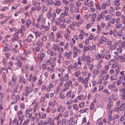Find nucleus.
<instances>
[{"label":"nucleus","mask_w":125,"mask_h":125,"mask_svg":"<svg viewBox=\"0 0 125 125\" xmlns=\"http://www.w3.org/2000/svg\"><path fill=\"white\" fill-rule=\"evenodd\" d=\"M100 77L104 81L107 80L109 78V74L104 70H102L100 72Z\"/></svg>","instance_id":"f257e3e1"},{"label":"nucleus","mask_w":125,"mask_h":125,"mask_svg":"<svg viewBox=\"0 0 125 125\" xmlns=\"http://www.w3.org/2000/svg\"><path fill=\"white\" fill-rule=\"evenodd\" d=\"M52 10V9H50L49 11H48L47 14V16L48 19L52 18V21H54V19L56 17V13L54 12L52 13H51V11Z\"/></svg>","instance_id":"f03ea898"},{"label":"nucleus","mask_w":125,"mask_h":125,"mask_svg":"<svg viewBox=\"0 0 125 125\" xmlns=\"http://www.w3.org/2000/svg\"><path fill=\"white\" fill-rule=\"evenodd\" d=\"M72 82L71 80L66 82L64 84V88L63 89V91H65L69 89L72 84Z\"/></svg>","instance_id":"7ed1b4c3"},{"label":"nucleus","mask_w":125,"mask_h":125,"mask_svg":"<svg viewBox=\"0 0 125 125\" xmlns=\"http://www.w3.org/2000/svg\"><path fill=\"white\" fill-rule=\"evenodd\" d=\"M78 65L77 63L75 62L73 64V65H70L68 66V72L70 73L71 72V70H73L75 69L76 70H78L77 69V67Z\"/></svg>","instance_id":"20e7f679"},{"label":"nucleus","mask_w":125,"mask_h":125,"mask_svg":"<svg viewBox=\"0 0 125 125\" xmlns=\"http://www.w3.org/2000/svg\"><path fill=\"white\" fill-rule=\"evenodd\" d=\"M33 86L32 85V86L29 87L28 86H27L25 88V96L28 95L31 93L33 89Z\"/></svg>","instance_id":"39448f33"},{"label":"nucleus","mask_w":125,"mask_h":125,"mask_svg":"<svg viewBox=\"0 0 125 125\" xmlns=\"http://www.w3.org/2000/svg\"><path fill=\"white\" fill-rule=\"evenodd\" d=\"M108 100L109 101V103L107 105V109H111L113 105L112 98L111 97L109 96L108 97Z\"/></svg>","instance_id":"423d86ee"},{"label":"nucleus","mask_w":125,"mask_h":125,"mask_svg":"<svg viewBox=\"0 0 125 125\" xmlns=\"http://www.w3.org/2000/svg\"><path fill=\"white\" fill-rule=\"evenodd\" d=\"M45 52L43 49H42L40 51V53L38 54V57L40 59L42 60L43 58L45 56Z\"/></svg>","instance_id":"0eeeda50"},{"label":"nucleus","mask_w":125,"mask_h":125,"mask_svg":"<svg viewBox=\"0 0 125 125\" xmlns=\"http://www.w3.org/2000/svg\"><path fill=\"white\" fill-rule=\"evenodd\" d=\"M87 78H85L84 79L81 77H79L77 78V80L78 82H81L82 83H87L88 82Z\"/></svg>","instance_id":"6e6552de"},{"label":"nucleus","mask_w":125,"mask_h":125,"mask_svg":"<svg viewBox=\"0 0 125 125\" xmlns=\"http://www.w3.org/2000/svg\"><path fill=\"white\" fill-rule=\"evenodd\" d=\"M62 32L60 31H59L57 33L56 35L57 38L55 39V41L56 42H59L60 40H59V38L62 39Z\"/></svg>","instance_id":"1a4fd4ad"},{"label":"nucleus","mask_w":125,"mask_h":125,"mask_svg":"<svg viewBox=\"0 0 125 125\" xmlns=\"http://www.w3.org/2000/svg\"><path fill=\"white\" fill-rule=\"evenodd\" d=\"M69 75L68 73L65 74L63 76H62L60 78V80L61 81H66L69 79Z\"/></svg>","instance_id":"9d476101"},{"label":"nucleus","mask_w":125,"mask_h":125,"mask_svg":"<svg viewBox=\"0 0 125 125\" xmlns=\"http://www.w3.org/2000/svg\"><path fill=\"white\" fill-rule=\"evenodd\" d=\"M99 72V70L97 68H94L93 71V75H92L93 78H95L96 75L98 74Z\"/></svg>","instance_id":"9b49d317"},{"label":"nucleus","mask_w":125,"mask_h":125,"mask_svg":"<svg viewBox=\"0 0 125 125\" xmlns=\"http://www.w3.org/2000/svg\"><path fill=\"white\" fill-rule=\"evenodd\" d=\"M12 48V43L10 45L8 44H6V46L4 47V50L7 52L10 51V49Z\"/></svg>","instance_id":"f8f14e48"},{"label":"nucleus","mask_w":125,"mask_h":125,"mask_svg":"<svg viewBox=\"0 0 125 125\" xmlns=\"http://www.w3.org/2000/svg\"><path fill=\"white\" fill-rule=\"evenodd\" d=\"M71 55V51L69 52H68L67 51L65 52L64 54V56L66 57V58L68 59L70 58Z\"/></svg>","instance_id":"ddd939ff"},{"label":"nucleus","mask_w":125,"mask_h":125,"mask_svg":"<svg viewBox=\"0 0 125 125\" xmlns=\"http://www.w3.org/2000/svg\"><path fill=\"white\" fill-rule=\"evenodd\" d=\"M39 117L43 119H45L46 116V114L45 113H43L42 112H40L39 114Z\"/></svg>","instance_id":"4468645a"},{"label":"nucleus","mask_w":125,"mask_h":125,"mask_svg":"<svg viewBox=\"0 0 125 125\" xmlns=\"http://www.w3.org/2000/svg\"><path fill=\"white\" fill-rule=\"evenodd\" d=\"M107 39V38L104 36H102L99 40V43L101 44H102L103 42H106Z\"/></svg>","instance_id":"2eb2a0df"},{"label":"nucleus","mask_w":125,"mask_h":125,"mask_svg":"<svg viewBox=\"0 0 125 125\" xmlns=\"http://www.w3.org/2000/svg\"><path fill=\"white\" fill-rule=\"evenodd\" d=\"M31 53V51L29 50L27 51L26 50L24 49L23 54L25 56L28 57Z\"/></svg>","instance_id":"dca6fc26"},{"label":"nucleus","mask_w":125,"mask_h":125,"mask_svg":"<svg viewBox=\"0 0 125 125\" xmlns=\"http://www.w3.org/2000/svg\"><path fill=\"white\" fill-rule=\"evenodd\" d=\"M119 47L116 49V51L114 52V53L116 55H117L118 53H121L122 52V48L120 47L119 45Z\"/></svg>","instance_id":"f3484780"},{"label":"nucleus","mask_w":125,"mask_h":125,"mask_svg":"<svg viewBox=\"0 0 125 125\" xmlns=\"http://www.w3.org/2000/svg\"><path fill=\"white\" fill-rule=\"evenodd\" d=\"M47 53L49 54L51 56H53L54 57L56 55V54L55 53H54L53 51H50V49H48L47 51Z\"/></svg>","instance_id":"a211bd4d"},{"label":"nucleus","mask_w":125,"mask_h":125,"mask_svg":"<svg viewBox=\"0 0 125 125\" xmlns=\"http://www.w3.org/2000/svg\"><path fill=\"white\" fill-rule=\"evenodd\" d=\"M31 23V21L30 19H27L25 21V25L27 28H29Z\"/></svg>","instance_id":"6ab92c4d"},{"label":"nucleus","mask_w":125,"mask_h":125,"mask_svg":"<svg viewBox=\"0 0 125 125\" xmlns=\"http://www.w3.org/2000/svg\"><path fill=\"white\" fill-rule=\"evenodd\" d=\"M81 60L80 58L79 57L78 58V67H77V69L78 70H81V65L82 64V63L81 62Z\"/></svg>","instance_id":"aec40b11"},{"label":"nucleus","mask_w":125,"mask_h":125,"mask_svg":"<svg viewBox=\"0 0 125 125\" xmlns=\"http://www.w3.org/2000/svg\"><path fill=\"white\" fill-rule=\"evenodd\" d=\"M69 8L67 7L66 6L64 7V13L66 16H68L69 15L68 10Z\"/></svg>","instance_id":"412c9836"},{"label":"nucleus","mask_w":125,"mask_h":125,"mask_svg":"<svg viewBox=\"0 0 125 125\" xmlns=\"http://www.w3.org/2000/svg\"><path fill=\"white\" fill-rule=\"evenodd\" d=\"M88 2H87V4H86L85 3H84V4L86 6H88L89 7H92L93 6L94 3L92 0L90 1L89 3H88Z\"/></svg>","instance_id":"4be33fe9"},{"label":"nucleus","mask_w":125,"mask_h":125,"mask_svg":"<svg viewBox=\"0 0 125 125\" xmlns=\"http://www.w3.org/2000/svg\"><path fill=\"white\" fill-rule=\"evenodd\" d=\"M32 5L35 6L37 5H40V3L39 1L37 0H33L32 2Z\"/></svg>","instance_id":"5701e85b"},{"label":"nucleus","mask_w":125,"mask_h":125,"mask_svg":"<svg viewBox=\"0 0 125 125\" xmlns=\"http://www.w3.org/2000/svg\"><path fill=\"white\" fill-rule=\"evenodd\" d=\"M61 4V2L59 0H56L54 2V5H55L58 6H60Z\"/></svg>","instance_id":"b1692460"},{"label":"nucleus","mask_w":125,"mask_h":125,"mask_svg":"<svg viewBox=\"0 0 125 125\" xmlns=\"http://www.w3.org/2000/svg\"><path fill=\"white\" fill-rule=\"evenodd\" d=\"M116 61L114 59H112L110 61L108 62V65L109 66H110L113 64Z\"/></svg>","instance_id":"393cba45"},{"label":"nucleus","mask_w":125,"mask_h":125,"mask_svg":"<svg viewBox=\"0 0 125 125\" xmlns=\"http://www.w3.org/2000/svg\"><path fill=\"white\" fill-rule=\"evenodd\" d=\"M120 0H115L114 2V4L115 6H119L120 5Z\"/></svg>","instance_id":"a878e982"},{"label":"nucleus","mask_w":125,"mask_h":125,"mask_svg":"<svg viewBox=\"0 0 125 125\" xmlns=\"http://www.w3.org/2000/svg\"><path fill=\"white\" fill-rule=\"evenodd\" d=\"M12 88L11 89V90L13 92V93H14V92H17V90L18 89L19 86L18 85L15 86H15H14V87H12Z\"/></svg>","instance_id":"bb28decb"},{"label":"nucleus","mask_w":125,"mask_h":125,"mask_svg":"<svg viewBox=\"0 0 125 125\" xmlns=\"http://www.w3.org/2000/svg\"><path fill=\"white\" fill-rule=\"evenodd\" d=\"M37 45L38 46L42 47L43 46V43L40 40H39L37 41Z\"/></svg>","instance_id":"cd10ccee"},{"label":"nucleus","mask_w":125,"mask_h":125,"mask_svg":"<svg viewBox=\"0 0 125 125\" xmlns=\"http://www.w3.org/2000/svg\"><path fill=\"white\" fill-rule=\"evenodd\" d=\"M118 44V43L117 42H115L113 45L111 46L110 49L113 50H114L116 48Z\"/></svg>","instance_id":"c85d7f7f"},{"label":"nucleus","mask_w":125,"mask_h":125,"mask_svg":"<svg viewBox=\"0 0 125 125\" xmlns=\"http://www.w3.org/2000/svg\"><path fill=\"white\" fill-rule=\"evenodd\" d=\"M118 58L121 63H123L125 61V60L122 56H119Z\"/></svg>","instance_id":"c756f323"},{"label":"nucleus","mask_w":125,"mask_h":125,"mask_svg":"<svg viewBox=\"0 0 125 125\" xmlns=\"http://www.w3.org/2000/svg\"><path fill=\"white\" fill-rule=\"evenodd\" d=\"M53 47L55 51H59L60 50V47L56 46L55 44L53 45Z\"/></svg>","instance_id":"7c9ffc66"},{"label":"nucleus","mask_w":125,"mask_h":125,"mask_svg":"<svg viewBox=\"0 0 125 125\" xmlns=\"http://www.w3.org/2000/svg\"><path fill=\"white\" fill-rule=\"evenodd\" d=\"M35 35V38L37 39V37H40V34L39 32L38 31H35L33 32Z\"/></svg>","instance_id":"2f4dec72"},{"label":"nucleus","mask_w":125,"mask_h":125,"mask_svg":"<svg viewBox=\"0 0 125 125\" xmlns=\"http://www.w3.org/2000/svg\"><path fill=\"white\" fill-rule=\"evenodd\" d=\"M50 23L49 22L48 23V25L45 26V30L44 31H48L50 29Z\"/></svg>","instance_id":"473e14b6"},{"label":"nucleus","mask_w":125,"mask_h":125,"mask_svg":"<svg viewBox=\"0 0 125 125\" xmlns=\"http://www.w3.org/2000/svg\"><path fill=\"white\" fill-rule=\"evenodd\" d=\"M89 46V51H92V50H94L95 48V45H93L91 46L90 45Z\"/></svg>","instance_id":"72a5a7b5"},{"label":"nucleus","mask_w":125,"mask_h":125,"mask_svg":"<svg viewBox=\"0 0 125 125\" xmlns=\"http://www.w3.org/2000/svg\"><path fill=\"white\" fill-rule=\"evenodd\" d=\"M120 117V115H119L115 114L113 116L112 120H113L116 119H118Z\"/></svg>","instance_id":"f704fd0d"},{"label":"nucleus","mask_w":125,"mask_h":125,"mask_svg":"<svg viewBox=\"0 0 125 125\" xmlns=\"http://www.w3.org/2000/svg\"><path fill=\"white\" fill-rule=\"evenodd\" d=\"M43 14L42 13H41L39 15V17L37 19V22H40L42 18Z\"/></svg>","instance_id":"c9c22d12"},{"label":"nucleus","mask_w":125,"mask_h":125,"mask_svg":"<svg viewBox=\"0 0 125 125\" xmlns=\"http://www.w3.org/2000/svg\"><path fill=\"white\" fill-rule=\"evenodd\" d=\"M120 73L121 74V76L119 77V78L121 80H122L123 77L125 75V72L124 71H121L120 72Z\"/></svg>","instance_id":"e433bc0d"},{"label":"nucleus","mask_w":125,"mask_h":125,"mask_svg":"<svg viewBox=\"0 0 125 125\" xmlns=\"http://www.w3.org/2000/svg\"><path fill=\"white\" fill-rule=\"evenodd\" d=\"M112 118L111 115H109L107 120V123L108 124H110L111 121L112 120Z\"/></svg>","instance_id":"4c0bfd02"},{"label":"nucleus","mask_w":125,"mask_h":125,"mask_svg":"<svg viewBox=\"0 0 125 125\" xmlns=\"http://www.w3.org/2000/svg\"><path fill=\"white\" fill-rule=\"evenodd\" d=\"M125 103H123L122 104L121 106L119 108V109H120V110L121 111H122L123 110L125 109Z\"/></svg>","instance_id":"58836bf2"},{"label":"nucleus","mask_w":125,"mask_h":125,"mask_svg":"<svg viewBox=\"0 0 125 125\" xmlns=\"http://www.w3.org/2000/svg\"><path fill=\"white\" fill-rule=\"evenodd\" d=\"M111 57L110 54L109 53H106L105 55V59L106 60H108Z\"/></svg>","instance_id":"ea45409f"},{"label":"nucleus","mask_w":125,"mask_h":125,"mask_svg":"<svg viewBox=\"0 0 125 125\" xmlns=\"http://www.w3.org/2000/svg\"><path fill=\"white\" fill-rule=\"evenodd\" d=\"M17 65L19 67H21L22 66V62L20 60H18L17 63Z\"/></svg>","instance_id":"a19ab883"},{"label":"nucleus","mask_w":125,"mask_h":125,"mask_svg":"<svg viewBox=\"0 0 125 125\" xmlns=\"http://www.w3.org/2000/svg\"><path fill=\"white\" fill-rule=\"evenodd\" d=\"M101 30V28L99 25H97V33L99 34Z\"/></svg>","instance_id":"79ce46f5"},{"label":"nucleus","mask_w":125,"mask_h":125,"mask_svg":"<svg viewBox=\"0 0 125 125\" xmlns=\"http://www.w3.org/2000/svg\"><path fill=\"white\" fill-rule=\"evenodd\" d=\"M122 27V24L120 23H116L115 24V28L116 29L120 28Z\"/></svg>","instance_id":"37998d69"},{"label":"nucleus","mask_w":125,"mask_h":125,"mask_svg":"<svg viewBox=\"0 0 125 125\" xmlns=\"http://www.w3.org/2000/svg\"><path fill=\"white\" fill-rule=\"evenodd\" d=\"M80 72L79 70H78V71H76L74 73V75L75 77H78L79 75L80 74Z\"/></svg>","instance_id":"c03bdc74"},{"label":"nucleus","mask_w":125,"mask_h":125,"mask_svg":"<svg viewBox=\"0 0 125 125\" xmlns=\"http://www.w3.org/2000/svg\"><path fill=\"white\" fill-rule=\"evenodd\" d=\"M12 81L13 82V84L12 85V87H14V86H15V83L16 82V79L15 78L13 77L12 78Z\"/></svg>","instance_id":"a18cd8bd"},{"label":"nucleus","mask_w":125,"mask_h":125,"mask_svg":"<svg viewBox=\"0 0 125 125\" xmlns=\"http://www.w3.org/2000/svg\"><path fill=\"white\" fill-rule=\"evenodd\" d=\"M118 64V63L116 62H115L112 65L111 67L112 68H115L116 67Z\"/></svg>","instance_id":"49530a36"},{"label":"nucleus","mask_w":125,"mask_h":125,"mask_svg":"<svg viewBox=\"0 0 125 125\" xmlns=\"http://www.w3.org/2000/svg\"><path fill=\"white\" fill-rule=\"evenodd\" d=\"M89 46H87L86 45L84 46L83 48V51L85 52H86L88 50H89Z\"/></svg>","instance_id":"de8ad7c7"},{"label":"nucleus","mask_w":125,"mask_h":125,"mask_svg":"<svg viewBox=\"0 0 125 125\" xmlns=\"http://www.w3.org/2000/svg\"><path fill=\"white\" fill-rule=\"evenodd\" d=\"M47 39V37L46 35H44L41 38V40L42 42H45L46 40Z\"/></svg>","instance_id":"09e8293b"},{"label":"nucleus","mask_w":125,"mask_h":125,"mask_svg":"<svg viewBox=\"0 0 125 125\" xmlns=\"http://www.w3.org/2000/svg\"><path fill=\"white\" fill-rule=\"evenodd\" d=\"M47 10V8L44 5L43 6L42 8V12H45Z\"/></svg>","instance_id":"8fccbe9b"},{"label":"nucleus","mask_w":125,"mask_h":125,"mask_svg":"<svg viewBox=\"0 0 125 125\" xmlns=\"http://www.w3.org/2000/svg\"><path fill=\"white\" fill-rule=\"evenodd\" d=\"M111 18V16L110 15H106L105 16V20L106 21H108L110 20Z\"/></svg>","instance_id":"3c124183"},{"label":"nucleus","mask_w":125,"mask_h":125,"mask_svg":"<svg viewBox=\"0 0 125 125\" xmlns=\"http://www.w3.org/2000/svg\"><path fill=\"white\" fill-rule=\"evenodd\" d=\"M96 60H99L100 59V54L99 53L96 54L94 55Z\"/></svg>","instance_id":"603ef678"},{"label":"nucleus","mask_w":125,"mask_h":125,"mask_svg":"<svg viewBox=\"0 0 125 125\" xmlns=\"http://www.w3.org/2000/svg\"><path fill=\"white\" fill-rule=\"evenodd\" d=\"M62 10L60 8H57L56 10V13L58 14H59Z\"/></svg>","instance_id":"864d4df0"},{"label":"nucleus","mask_w":125,"mask_h":125,"mask_svg":"<svg viewBox=\"0 0 125 125\" xmlns=\"http://www.w3.org/2000/svg\"><path fill=\"white\" fill-rule=\"evenodd\" d=\"M109 20L110 22L113 24L115 23V19L113 18H111Z\"/></svg>","instance_id":"5fc2aeb1"},{"label":"nucleus","mask_w":125,"mask_h":125,"mask_svg":"<svg viewBox=\"0 0 125 125\" xmlns=\"http://www.w3.org/2000/svg\"><path fill=\"white\" fill-rule=\"evenodd\" d=\"M89 109L88 108H86L83 109H82L80 111V112L82 113L85 112Z\"/></svg>","instance_id":"6e6d98bb"},{"label":"nucleus","mask_w":125,"mask_h":125,"mask_svg":"<svg viewBox=\"0 0 125 125\" xmlns=\"http://www.w3.org/2000/svg\"><path fill=\"white\" fill-rule=\"evenodd\" d=\"M48 2V3L50 5H52L53 4H54V2L52 0H47V2Z\"/></svg>","instance_id":"4d7b16f0"},{"label":"nucleus","mask_w":125,"mask_h":125,"mask_svg":"<svg viewBox=\"0 0 125 125\" xmlns=\"http://www.w3.org/2000/svg\"><path fill=\"white\" fill-rule=\"evenodd\" d=\"M117 77L115 75H113L111 76V79L112 81L116 80L117 79Z\"/></svg>","instance_id":"13d9d810"},{"label":"nucleus","mask_w":125,"mask_h":125,"mask_svg":"<svg viewBox=\"0 0 125 125\" xmlns=\"http://www.w3.org/2000/svg\"><path fill=\"white\" fill-rule=\"evenodd\" d=\"M63 59V57H58L57 59V62L59 64L61 63V61L62 60V59Z\"/></svg>","instance_id":"bf43d9fd"},{"label":"nucleus","mask_w":125,"mask_h":125,"mask_svg":"<svg viewBox=\"0 0 125 125\" xmlns=\"http://www.w3.org/2000/svg\"><path fill=\"white\" fill-rule=\"evenodd\" d=\"M111 27V25L110 23H108L107 25L106 26V29L107 30H108Z\"/></svg>","instance_id":"052dcab7"},{"label":"nucleus","mask_w":125,"mask_h":125,"mask_svg":"<svg viewBox=\"0 0 125 125\" xmlns=\"http://www.w3.org/2000/svg\"><path fill=\"white\" fill-rule=\"evenodd\" d=\"M63 108V106L61 105H60L58 106L57 109V111L58 112H59Z\"/></svg>","instance_id":"680f3d73"},{"label":"nucleus","mask_w":125,"mask_h":125,"mask_svg":"<svg viewBox=\"0 0 125 125\" xmlns=\"http://www.w3.org/2000/svg\"><path fill=\"white\" fill-rule=\"evenodd\" d=\"M62 18H59L58 19H58L60 22H65V19H62Z\"/></svg>","instance_id":"e2e57ef3"},{"label":"nucleus","mask_w":125,"mask_h":125,"mask_svg":"<svg viewBox=\"0 0 125 125\" xmlns=\"http://www.w3.org/2000/svg\"><path fill=\"white\" fill-rule=\"evenodd\" d=\"M69 35L67 33H65L64 34V36L65 38L67 40H69Z\"/></svg>","instance_id":"0e129e2a"},{"label":"nucleus","mask_w":125,"mask_h":125,"mask_svg":"<svg viewBox=\"0 0 125 125\" xmlns=\"http://www.w3.org/2000/svg\"><path fill=\"white\" fill-rule=\"evenodd\" d=\"M88 66L89 67V69L91 71H92L93 69V68L94 67V64H91V65H90Z\"/></svg>","instance_id":"69168bd1"},{"label":"nucleus","mask_w":125,"mask_h":125,"mask_svg":"<svg viewBox=\"0 0 125 125\" xmlns=\"http://www.w3.org/2000/svg\"><path fill=\"white\" fill-rule=\"evenodd\" d=\"M19 39L15 37H13L11 41L13 42H14L15 41L18 40Z\"/></svg>","instance_id":"338daca9"},{"label":"nucleus","mask_w":125,"mask_h":125,"mask_svg":"<svg viewBox=\"0 0 125 125\" xmlns=\"http://www.w3.org/2000/svg\"><path fill=\"white\" fill-rule=\"evenodd\" d=\"M122 48L125 47V41H124L122 43L121 45H119Z\"/></svg>","instance_id":"774afa93"}]
</instances>
